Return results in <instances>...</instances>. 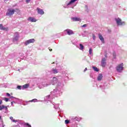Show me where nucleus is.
<instances>
[{
    "label": "nucleus",
    "instance_id": "f257e3e1",
    "mask_svg": "<svg viewBox=\"0 0 127 127\" xmlns=\"http://www.w3.org/2000/svg\"><path fill=\"white\" fill-rule=\"evenodd\" d=\"M15 11H17V12H19V9H11V8H9L7 9L6 15L7 16H11V15H13L14 14V12Z\"/></svg>",
    "mask_w": 127,
    "mask_h": 127
},
{
    "label": "nucleus",
    "instance_id": "f03ea898",
    "mask_svg": "<svg viewBox=\"0 0 127 127\" xmlns=\"http://www.w3.org/2000/svg\"><path fill=\"white\" fill-rule=\"evenodd\" d=\"M116 70L117 72H119V73H121L124 70V64L122 63L119 64L117 67H116Z\"/></svg>",
    "mask_w": 127,
    "mask_h": 127
},
{
    "label": "nucleus",
    "instance_id": "7ed1b4c3",
    "mask_svg": "<svg viewBox=\"0 0 127 127\" xmlns=\"http://www.w3.org/2000/svg\"><path fill=\"white\" fill-rule=\"evenodd\" d=\"M115 20L118 25H125V24H126V23L122 21V19H121L120 18L115 19Z\"/></svg>",
    "mask_w": 127,
    "mask_h": 127
},
{
    "label": "nucleus",
    "instance_id": "20e7f679",
    "mask_svg": "<svg viewBox=\"0 0 127 127\" xmlns=\"http://www.w3.org/2000/svg\"><path fill=\"white\" fill-rule=\"evenodd\" d=\"M35 42V40L34 39H31L27 40L24 43V44H25V46H27V45L30 44V43H34Z\"/></svg>",
    "mask_w": 127,
    "mask_h": 127
},
{
    "label": "nucleus",
    "instance_id": "39448f33",
    "mask_svg": "<svg viewBox=\"0 0 127 127\" xmlns=\"http://www.w3.org/2000/svg\"><path fill=\"white\" fill-rule=\"evenodd\" d=\"M0 30H4V31H8V28L3 26L2 24H0Z\"/></svg>",
    "mask_w": 127,
    "mask_h": 127
},
{
    "label": "nucleus",
    "instance_id": "423d86ee",
    "mask_svg": "<svg viewBox=\"0 0 127 127\" xmlns=\"http://www.w3.org/2000/svg\"><path fill=\"white\" fill-rule=\"evenodd\" d=\"M65 31L67 32V34H68V35H72L74 34V32L71 29H68L65 30Z\"/></svg>",
    "mask_w": 127,
    "mask_h": 127
},
{
    "label": "nucleus",
    "instance_id": "0eeeda50",
    "mask_svg": "<svg viewBox=\"0 0 127 127\" xmlns=\"http://www.w3.org/2000/svg\"><path fill=\"white\" fill-rule=\"evenodd\" d=\"M106 61H107V59L106 58L102 59L101 61V66L102 67H105L106 64Z\"/></svg>",
    "mask_w": 127,
    "mask_h": 127
},
{
    "label": "nucleus",
    "instance_id": "6e6552de",
    "mask_svg": "<svg viewBox=\"0 0 127 127\" xmlns=\"http://www.w3.org/2000/svg\"><path fill=\"white\" fill-rule=\"evenodd\" d=\"M37 10L39 14H41V15H42L44 13V11L42 9H40L39 7L37 8Z\"/></svg>",
    "mask_w": 127,
    "mask_h": 127
},
{
    "label": "nucleus",
    "instance_id": "1a4fd4ad",
    "mask_svg": "<svg viewBox=\"0 0 127 127\" xmlns=\"http://www.w3.org/2000/svg\"><path fill=\"white\" fill-rule=\"evenodd\" d=\"M28 20H30L31 22H36L37 20H36L34 17H29L28 19Z\"/></svg>",
    "mask_w": 127,
    "mask_h": 127
},
{
    "label": "nucleus",
    "instance_id": "9d476101",
    "mask_svg": "<svg viewBox=\"0 0 127 127\" xmlns=\"http://www.w3.org/2000/svg\"><path fill=\"white\" fill-rule=\"evenodd\" d=\"M4 109L5 111H7V107L4 105L0 106V111H2Z\"/></svg>",
    "mask_w": 127,
    "mask_h": 127
},
{
    "label": "nucleus",
    "instance_id": "9b49d317",
    "mask_svg": "<svg viewBox=\"0 0 127 127\" xmlns=\"http://www.w3.org/2000/svg\"><path fill=\"white\" fill-rule=\"evenodd\" d=\"M98 36L99 37V39H100L101 41H102L103 43H105V40L104 39V37H103V36H102V35L101 34H99Z\"/></svg>",
    "mask_w": 127,
    "mask_h": 127
},
{
    "label": "nucleus",
    "instance_id": "f8f14e48",
    "mask_svg": "<svg viewBox=\"0 0 127 127\" xmlns=\"http://www.w3.org/2000/svg\"><path fill=\"white\" fill-rule=\"evenodd\" d=\"M72 121H77V122H79V121H81V118L75 117V118H72Z\"/></svg>",
    "mask_w": 127,
    "mask_h": 127
},
{
    "label": "nucleus",
    "instance_id": "ddd939ff",
    "mask_svg": "<svg viewBox=\"0 0 127 127\" xmlns=\"http://www.w3.org/2000/svg\"><path fill=\"white\" fill-rule=\"evenodd\" d=\"M71 19H72L73 21H81V19L77 17H73V18H71Z\"/></svg>",
    "mask_w": 127,
    "mask_h": 127
},
{
    "label": "nucleus",
    "instance_id": "4468645a",
    "mask_svg": "<svg viewBox=\"0 0 127 127\" xmlns=\"http://www.w3.org/2000/svg\"><path fill=\"white\" fill-rule=\"evenodd\" d=\"M102 79H103V75H102V74H99V75H98V78H97L98 81H101V80H102Z\"/></svg>",
    "mask_w": 127,
    "mask_h": 127
},
{
    "label": "nucleus",
    "instance_id": "2eb2a0df",
    "mask_svg": "<svg viewBox=\"0 0 127 127\" xmlns=\"http://www.w3.org/2000/svg\"><path fill=\"white\" fill-rule=\"evenodd\" d=\"M29 87V84L26 83V84H24L23 85V89H27Z\"/></svg>",
    "mask_w": 127,
    "mask_h": 127
},
{
    "label": "nucleus",
    "instance_id": "dca6fc26",
    "mask_svg": "<svg viewBox=\"0 0 127 127\" xmlns=\"http://www.w3.org/2000/svg\"><path fill=\"white\" fill-rule=\"evenodd\" d=\"M75 1H77V0H71L67 4V5H69V4H71V3H74Z\"/></svg>",
    "mask_w": 127,
    "mask_h": 127
},
{
    "label": "nucleus",
    "instance_id": "f3484780",
    "mask_svg": "<svg viewBox=\"0 0 127 127\" xmlns=\"http://www.w3.org/2000/svg\"><path fill=\"white\" fill-rule=\"evenodd\" d=\"M79 46H80V50H84V46H83V45H82L81 44H79Z\"/></svg>",
    "mask_w": 127,
    "mask_h": 127
},
{
    "label": "nucleus",
    "instance_id": "a211bd4d",
    "mask_svg": "<svg viewBox=\"0 0 127 127\" xmlns=\"http://www.w3.org/2000/svg\"><path fill=\"white\" fill-rule=\"evenodd\" d=\"M19 37H18V36H16V37H15L13 39V41H18Z\"/></svg>",
    "mask_w": 127,
    "mask_h": 127
},
{
    "label": "nucleus",
    "instance_id": "6ab92c4d",
    "mask_svg": "<svg viewBox=\"0 0 127 127\" xmlns=\"http://www.w3.org/2000/svg\"><path fill=\"white\" fill-rule=\"evenodd\" d=\"M53 73H54V74H57V73H58V71L57 70V69L53 68Z\"/></svg>",
    "mask_w": 127,
    "mask_h": 127
},
{
    "label": "nucleus",
    "instance_id": "aec40b11",
    "mask_svg": "<svg viewBox=\"0 0 127 127\" xmlns=\"http://www.w3.org/2000/svg\"><path fill=\"white\" fill-rule=\"evenodd\" d=\"M93 69L96 72H99V68H97V67L93 66Z\"/></svg>",
    "mask_w": 127,
    "mask_h": 127
},
{
    "label": "nucleus",
    "instance_id": "412c9836",
    "mask_svg": "<svg viewBox=\"0 0 127 127\" xmlns=\"http://www.w3.org/2000/svg\"><path fill=\"white\" fill-rule=\"evenodd\" d=\"M10 120H11V121H12L14 123H16V122H17V121L13 119V117H10Z\"/></svg>",
    "mask_w": 127,
    "mask_h": 127
},
{
    "label": "nucleus",
    "instance_id": "4be33fe9",
    "mask_svg": "<svg viewBox=\"0 0 127 127\" xmlns=\"http://www.w3.org/2000/svg\"><path fill=\"white\" fill-rule=\"evenodd\" d=\"M89 54L90 55H92V53H93V50L92 49V48L89 49Z\"/></svg>",
    "mask_w": 127,
    "mask_h": 127
},
{
    "label": "nucleus",
    "instance_id": "5701e85b",
    "mask_svg": "<svg viewBox=\"0 0 127 127\" xmlns=\"http://www.w3.org/2000/svg\"><path fill=\"white\" fill-rule=\"evenodd\" d=\"M30 102H33L34 103H35L36 102H37V99H34L31 101H30Z\"/></svg>",
    "mask_w": 127,
    "mask_h": 127
},
{
    "label": "nucleus",
    "instance_id": "b1692460",
    "mask_svg": "<svg viewBox=\"0 0 127 127\" xmlns=\"http://www.w3.org/2000/svg\"><path fill=\"white\" fill-rule=\"evenodd\" d=\"M65 125H68V124H69V123H70V121L68 120H65Z\"/></svg>",
    "mask_w": 127,
    "mask_h": 127
},
{
    "label": "nucleus",
    "instance_id": "393cba45",
    "mask_svg": "<svg viewBox=\"0 0 127 127\" xmlns=\"http://www.w3.org/2000/svg\"><path fill=\"white\" fill-rule=\"evenodd\" d=\"M3 100H4V101H5V102H8V100H9L8 98H6V97H4V98H3Z\"/></svg>",
    "mask_w": 127,
    "mask_h": 127
},
{
    "label": "nucleus",
    "instance_id": "a878e982",
    "mask_svg": "<svg viewBox=\"0 0 127 127\" xmlns=\"http://www.w3.org/2000/svg\"><path fill=\"white\" fill-rule=\"evenodd\" d=\"M17 89H18V90H21V86L20 85H18L17 87Z\"/></svg>",
    "mask_w": 127,
    "mask_h": 127
},
{
    "label": "nucleus",
    "instance_id": "bb28decb",
    "mask_svg": "<svg viewBox=\"0 0 127 127\" xmlns=\"http://www.w3.org/2000/svg\"><path fill=\"white\" fill-rule=\"evenodd\" d=\"M25 125L27 126V127H31V125H29L28 123L25 124Z\"/></svg>",
    "mask_w": 127,
    "mask_h": 127
},
{
    "label": "nucleus",
    "instance_id": "cd10ccee",
    "mask_svg": "<svg viewBox=\"0 0 127 127\" xmlns=\"http://www.w3.org/2000/svg\"><path fill=\"white\" fill-rule=\"evenodd\" d=\"M53 80L54 81H58V79L56 77H53Z\"/></svg>",
    "mask_w": 127,
    "mask_h": 127
},
{
    "label": "nucleus",
    "instance_id": "c85d7f7f",
    "mask_svg": "<svg viewBox=\"0 0 127 127\" xmlns=\"http://www.w3.org/2000/svg\"><path fill=\"white\" fill-rule=\"evenodd\" d=\"M113 56L114 58H116V57H117V56L116 55V53H113Z\"/></svg>",
    "mask_w": 127,
    "mask_h": 127
},
{
    "label": "nucleus",
    "instance_id": "c756f323",
    "mask_svg": "<svg viewBox=\"0 0 127 127\" xmlns=\"http://www.w3.org/2000/svg\"><path fill=\"white\" fill-rule=\"evenodd\" d=\"M30 0H26V2H27V3H29V2H30Z\"/></svg>",
    "mask_w": 127,
    "mask_h": 127
},
{
    "label": "nucleus",
    "instance_id": "7c9ffc66",
    "mask_svg": "<svg viewBox=\"0 0 127 127\" xmlns=\"http://www.w3.org/2000/svg\"><path fill=\"white\" fill-rule=\"evenodd\" d=\"M92 37H93L94 40H95L96 39V36H95V35H93Z\"/></svg>",
    "mask_w": 127,
    "mask_h": 127
},
{
    "label": "nucleus",
    "instance_id": "2f4dec72",
    "mask_svg": "<svg viewBox=\"0 0 127 127\" xmlns=\"http://www.w3.org/2000/svg\"><path fill=\"white\" fill-rule=\"evenodd\" d=\"M6 95L8 96V97H10V94L8 93H6Z\"/></svg>",
    "mask_w": 127,
    "mask_h": 127
},
{
    "label": "nucleus",
    "instance_id": "473e14b6",
    "mask_svg": "<svg viewBox=\"0 0 127 127\" xmlns=\"http://www.w3.org/2000/svg\"><path fill=\"white\" fill-rule=\"evenodd\" d=\"M86 26H87V24H84L82 26V27H86Z\"/></svg>",
    "mask_w": 127,
    "mask_h": 127
},
{
    "label": "nucleus",
    "instance_id": "72a5a7b5",
    "mask_svg": "<svg viewBox=\"0 0 127 127\" xmlns=\"http://www.w3.org/2000/svg\"><path fill=\"white\" fill-rule=\"evenodd\" d=\"M87 70H88V69L87 68V67H86L84 70V72H86V71H87Z\"/></svg>",
    "mask_w": 127,
    "mask_h": 127
},
{
    "label": "nucleus",
    "instance_id": "f704fd0d",
    "mask_svg": "<svg viewBox=\"0 0 127 127\" xmlns=\"http://www.w3.org/2000/svg\"><path fill=\"white\" fill-rule=\"evenodd\" d=\"M14 103H15V102H11V105L13 106V104H14Z\"/></svg>",
    "mask_w": 127,
    "mask_h": 127
},
{
    "label": "nucleus",
    "instance_id": "c9c22d12",
    "mask_svg": "<svg viewBox=\"0 0 127 127\" xmlns=\"http://www.w3.org/2000/svg\"><path fill=\"white\" fill-rule=\"evenodd\" d=\"M2 104V100H0V105H1Z\"/></svg>",
    "mask_w": 127,
    "mask_h": 127
},
{
    "label": "nucleus",
    "instance_id": "e433bc0d",
    "mask_svg": "<svg viewBox=\"0 0 127 127\" xmlns=\"http://www.w3.org/2000/svg\"><path fill=\"white\" fill-rule=\"evenodd\" d=\"M49 50L50 51H52V49H50Z\"/></svg>",
    "mask_w": 127,
    "mask_h": 127
},
{
    "label": "nucleus",
    "instance_id": "4c0bfd02",
    "mask_svg": "<svg viewBox=\"0 0 127 127\" xmlns=\"http://www.w3.org/2000/svg\"><path fill=\"white\" fill-rule=\"evenodd\" d=\"M105 57H106L107 58V57H108V56H107V55H105Z\"/></svg>",
    "mask_w": 127,
    "mask_h": 127
},
{
    "label": "nucleus",
    "instance_id": "58836bf2",
    "mask_svg": "<svg viewBox=\"0 0 127 127\" xmlns=\"http://www.w3.org/2000/svg\"><path fill=\"white\" fill-rule=\"evenodd\" d=\"M0 120H1V117L0 116Z\"/></svg>",
    "mask_w": 127,
    "mask_h": 127
}]
</instances>
